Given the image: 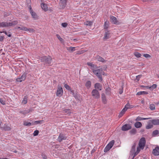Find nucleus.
<instances>
[{"instance_id": "1", "label": "nucleus", "mask_w": 159, "mask_h": 159, "mask_svg": "<svg viewBox=\"0 0 159 159\" xmlns=\"http://www.w3.org/2000/svg\"><path fill=\"white\" fill-rule=\"evenodd\" d=\"M18 21L15 20L11 22H2L0 23V28L11 26L17 24Z\"/></svg>"}, {"instance_id": "2", "label": "nucleus", "mask_w": 159, "mask_h": 159, "mask_svg": "<svg viewBox=\"0 0 159 159\" xmlns=\"http://www.w3.org/2000/svg\"><path fill=\"white\" fill-rule=\"evenodd\" d=\"M102 68L99 69L97 70H93V73L98 77L99 79L101 80H102Z\"/></svg>"}, {"instance_id": "3", "label": "nucleus", "mask_w": 159, "mask_h": 159, "mask_svg": "<svg viewBox=\"0 0 159 159\" xmlns=\"http://www.w3.org/2000/svg\"><path fill=\"white\" fill-rule=\"evenodd\" d=\"M40 60L42 62L50 64L51 63L52 58L50 56H43L41 58Z\"/></svg>"}, {"instance_id": "4", "label": "nucleus", "mask_w": 159, "mask_h": 159, "mask_svg": "<svg viewBox=\"0 0 159 159\" xmlns=\"http://www.w3.org/2000/svg\"><path fill=\"white\" fill-rule=\"evenodd\" d=\"M114 143L115 141L114 140H112L104 148V152H106L109 151L113 146Z\"/></svg>"}, {"instance_id": "5", "label": "nucleus", "mask_w": 159, "mask_h": 159, "mask_svg": "<svg viewBox=\"0 0 159 159\" xmlns=\"http://www.w3.org/2000/svg\"><path fill=\"white\" fill-rule=\"evenodd\" d=\"M146 141L144 138H142L140 140L139 143V146L141 149H143L145 144Z\"/></svg>"}, {"instance_id": "6", "label": "nucleus", "mask_w": 159, "mask_h": 159, "mask_svg": "<svg viewBox=\"0 0 159 159\" xmlns=\"http://www.w3.org/2000/svg\"><path fill=\"white\" fill-rule=\"evenodd\" d=\"M91 94L92 96L95 98L98 99L100 98L99 93L96 89H93L92 91Z\"/></svg>"}, {"instance_id": "7", "label": "nucleus", "mask_w": 159, "mask_h": 159, "mask_svg": "<svg viewBox=\"0 0 159 159\" xmlns=\"http://www.w3.org/2000/svg\"><path fill=\"white\" fill-rule=\"evenodd\" d=\"M29 10L32 17L35 20L37 19L38 18V16L36 13L32 9L31 5L29 6Z\"/></svg>"}, {"instance_id": "8", "label": "nucleus", "mask_w": 159, "mask_h": 159, "mask_svg": "<svg viewBox=\"0 0 159 159\" xmlns=\"http://www.w3.org/2000/svg\"><path fill=\"white\" fill-rule=\"evenodd\" d=\"M63 91L62 88L61 86H58L57 87L56 95L57 97H61L63 95Z\"/></svg>"}, {"instance_id": "9", "label": "nucleus", "mask_w": 159, "mask_h": 159, "mask_svg": "<svg viewBox=\"0 0 159 159\" xmlns=\"http://www.w3.org/2000/svg\"><path fill=\"white\" fill-rule=\"evenodd\" d=\"M27 74L24 73L20 77H18L16 79V81L18 82H21L24 81L26 79Z\"/></svg>"}, {"instance_id": "10", "label": "nucleus", "mask_w": 159, "mask_h": 159, "mask_svg": "<svg viewBox=\"0 0 159 159\" xmlns=\"http://www.w3.org/2000/svg\"><path fill=\"white\" fill-rule=\"evenodd\" d=\"M152 153L155 156L159 155V146L157 145L155 148L153 149Z\"/></svg>"}, {"instance_id": "11", "label": "nucleus", "mask_w": 159, "mask_h": 159, "mask_svg": "<svg viewBox=\"0 0 159 159\" xmlns=\"http://www.w3.org/2000/svg\"><path fill=\"white\" fill-rule=\"evenodd\" d=\"M131 127L129 124H125L123 125L122 128L121 129L123 131H127L131 129Z\"/></svg>"}, {"instance_id": "12", "label": "nucleus", "mask_w": 159, "mask_h": 159, "mask_svg": "<svg viewBox=\"0 0 159 159\" xmlns=\"http://www.w3.org/2000/svg\"><path fill=\"white\" fill-rule=\"evenodd\" d=\"M66 0H60V7L61 9H63L66 5Z\"/></svg>"}, {"instance_id": "13", "label": "nucleus", "mask_w": 159, "mask_h": 159, "mask_svg": "<svg viewBox=\"0 0 159 159\" xmlns=\"http://www.w3.org/2000/svg\"><path fill=\"white\" fill-rule=\"evenodd\" d=\"M66 137L63 134H60L57 139L58 141L60 142L63 140H65L66 139Z\"/></svg>"}, {"instance_id": "14", "label": "nucleus", "mask_w": 159, "mask_h": 159, "mask_svg": "<svg viewBox=\"0 0 159 159\" xmlns=\"http://www.w3.org/2000/svg\"><path fill=\"white\" fill-rule=\"evenodd\" d=\"M87 65L91 67V68L93 70L95 68H98V67H97V65L93 64L92 62H88L87 63Z\"/></svg>"}, {"instance_id": "15", "label": "nucleus", "mask_w": 159, "mask_h": 159, "mask_svg": "<svg viewBox=\"0 0 159 159\" xmlns=\"http://www.w3.org/2000/svg\"><path fill=\"white\" fill-rule=\"evenodd\" d=\"M111 21L115 24H118V21L116 17L114 16H110Z\"/></svg>"}, {"instance_id": "16", "label": "nucleus", "mask_w": 159, "mask_h": 159, "mask_svg": "<svg viewBox=\"0 0 159 159\" xmlns=\"http://www.w3.org/2000/svg\"><path fill=\"white\" fill-rule=\"evenodd\" d=\"M102 101V102L104 104L107 102V100L105 94L102 93L101 95Z\"/></svg>"}, {"instance_id": "17", "label": "nucleus", "mask_w": 159, "mask_h": 159, "mask_svg": "<svg viewBox=\"0 0 159 159\" xmlns=\"http://www.w3.org/2000/svg\"><path fill=\"white\" fill-rule=\"evenodd\" d=\"M41 6L42 9L44 11H48V8L47 5L44 3H42L41 4Z\"/></svg>"}, {"instance_id": "18", "label": "nucleus", "mask_w": 159, "mask_h": 159, "mask_svg": "<svg viewBox=\"0 0 159 159\" xmlns=\"http://www.w3.org/2000/svg\"><path fill=\"white\" fill-rule=\"evenodd\" d=\"M153 124L151 122V120L148 123V125L146 126V128L149 129L152 128L153 127Z\"/></svg>"}, {"instance_id": "19", "label": "nucleus", "mask_w": 159, "mask_h": 159, "mask_svg": "<svg viewBox=\"0 0 159 159\" xmlns=\"http://www.w3.org/2000/svg\"><path fill=\"white\" fill-rule=\"evenodd\" d=\"M1 129L5 131H8L11 129L10 127L7 124H5L4 126L3 127H2Z\"/></svg>"}, {"instance_id": "20", "label": "nucleus", "mask_w": 159, "mask_h": 159, "mask_svg": "<svg viewBox=\"0 0 159 159\" xmlns=\"http://www.w3.org/2000/svg\"><path fill=\"white\" fill-rule=\"evenodd\" d=\"M151 121L154 125H159V119H155L151 120Z\"/></svg>"}, {"instance_id": "21", "label": "nucleus", "mask_w": 159, "mask_h": 159, "mask_svg": "<svg viewBox=\"0 0 159 159\" xmlns=\"http://www.w3.org/2000/svg\"><path fill=\"white\" fill-rule=\"evenodd\" d=\"M94 87L95 89H97L99 90H102V86L99 83H97L95 84L94 85Z\"/></svg>"}, {"instance_id": "22", "label": "nucleus", "mask_w": 159, "mask_h": 159, "mask_svg": "<svg viewBox=\"0 0 159 159\" xmlns=\"http://www.w3.org/2000/svg\"><path fill=\"white\" fill-rule=\"evenodd\" d=\"M150 118H142L140 116H139L136 118L135 120L136 121H141L144 120H147Z\"/></svg>"}, {"instance_id": "23", "label": "nucleus", "mask_w": 159, "mask_h": 159, "mask_svg": "<svg viewBox=\"0 0 159 159\" xmlns=\"http://www.w3.org/2000/svg\"><path fill=\"white\" fill-rule=\"evenodd\" d=\"M142 126V124L140 122L137 121L134 124V126L137 128H140Z\"/></svg>"}, {"instance_id": "24", "label": "nucleus", "mask_w": 159, "mask_h": 159, "mask_svg": "<svg viewBox=\"0 0 159 159\" xmlns=\"http://www.w3.org/2000/svg\"><path fill=\"white\" fill-rule=\"evenodd\" d=\"M133 106L130 105L129 103H127L125 106L124 108L127 111V109L133 108Z\"/></svg>"}, {"instance_id": "25", "label": "nucleus", "mask_w": 159, "mask_h": 159, "mask_svg": "<svg viewBox=\"0 0 159 159\" xmlns=\"http://www.w3.org/2000/svg\"><path fill=\"white\" fill-rule=\"evenodd\" d=\"M110 33L109 31H107L106 32L104 35V36L103 38L104 39H109L110 37Z\"/></svg>"}, {"instance_id": "26", "label": "nucleus", "mask_w": 159, "mask_h": 159, "mask_svg": "<svg viewBox=\"0 0 159 159\" xmlns=\"http://www.w3.org/2000/svg\"><path fill=\"white\" fill-rule=\"evenodd\" d=\"M96 59L98 61H101L103 63L106 62V61L103 58L99 56H97L96 57Z\"/></svg>"}, {"instance_id": "27", "label": "nucleus", "mask_w": 159, "mask_h": 159, "mask_svg": "<svg viewBox=\"0 0 159 159\" xmlns=\"http://www.w3.org/2000/svg\"><path fill=\"white\" fill-rule=\"evenodd\" d=\"M43 122V120H37L32 122V125L42 124Z\"/></svg>"}, {"instance_id": "28", "label": "nucleus", "mask_w": 159, "mask_h": 159, "mask_svg": "<svg viewBox=\"0 0 159 159\" xmlns=\"http://www.w3.org/2000/svg\"><path fill=\"white\" fill-rule=\"evenodd\" d=\"M91 85V83L90 81H87L85 84V86L88 89L90 88Z\"/></svg>"}, {"instance_id": "29", "label": "nucleus", "mask_w": 159, "mask_h": 159, "mask_svg": "<svg viewBox=\"0 0 159 159\" xmlns=\"http://www.w3.org/2000/svg\"><path fill=\"white\" fill-rule=\"evenodd\" d=\"M148 94V92L147 91H140L138 92L137 93V95H145L147 94Z\"/></svg>"}, {"instance_id": "30", "label": "nucleus", "mask_w": 159, "mask_h": 159, "mask_svg": "<svg viewBox=\"0 0 159 159\" xmlns=\"http://www.w3.org/2000/svg\"><path fill=\"white\" fill-rule=\"evenodd\" d=\"M28 100V97L27 96H25L22 101V103L23 104L27 103Z\"/></svg>"}, {"instance_id": "31", "label": "nucleus", "mask_w": 159, "mask_h": 159, "mask_svg": "<svg viewBox=\"0 0 159 159\" xmlns=\"http://www.w3.org/2000/svg\"><path fill=\"white\" fill-rule=\"evenodd\" d=\"M109 22L108 21L106 20L105 21L104 25V29H107L109 27Z\"/></svg>"}, {"instance_id": "32", "label": "nucleus", "mask_w": 159, "mask_h": 159, "mask_svg": "<svg viewBox=\"0 0 159 159\" xmlns=\"http://www.w3.org/2000/svg\"><path fill=\"white\" fill-rule=\"evenodd\" d=\"M93 22L91 21H86L84 22V24L86 25L91 26L92 25Z\"/></svg>"}, {"instance_id": "33", "label": "nucleus", "mask_w": 159, "mask_h": 159, "mask_svg": "<svg viewBox=\"0 0 159 159\" xmlns=\"http://www.w3.org/2000/svg\"><path fill=\"white\" fill-rule=\"evenodd\" d=\"M23 125L26 126H29L32 125V123H31L28 121H25L24 122Z\"/></svg>"}, {"instance_id": "34", "label": "nucleus", "mask_w": 159, "mask_h": 159, "mask_svg": "<svg viewBox=\"0 0 159 159\" xmlns=\"http://www.w3.org/2000/svg\"><path fill=\"white\" fill-rule=\"evenodd\" d=\"M126 111V110L124 108L121 111L119 115V117H120L122 116Z\"/></svg>"}, {"instance_id": "35", "label": "nucleus", "mask_w": 159, "mask_h": 159, "mask_svg": "<svg viewBox=\"0 0 159 159\" xmlns=\"http://www.w3.org/2000/svg\"><path fill=\"white\" fill-rule=\"evenodd\" d=\"M16 29H20V30L26 31L27 30V28L26 27L22 26L21 27H17Z\"/></svg>"}, {"instance_id": "36", "label": "nucleus", "mask_w": 159, "mask_h": 159, "mask_svg": "<svg viewBox=\"0 0 159 159\" xmlns=\"http://www.w3.org/2000/svg\"><path fill=\"white\" fill-rule=\"evenodd\" d=\"M63 113H65L66 114H70L71 113V111L70 109H66L63 111Z\"/></svg>"}, {"instance_id": "37", "label": "nucleus", "mask_w": 159, "mask_h": 159, "mask_svg": "<svg viewBox=\"0 0 159 159\" xmlns=\"http://www.w3.org/2000/svg\"><path fill=\"white\" fill-rule=\"evenodd\" d=\"M130 133L132 134H135L136 133V130L135 128L132 129L130 131Z\"/></svg>"}, {"instance_id": "38", "label": "nucleus", "mask_w": 159, "mask_h": 159, "mask_svg": "<svg viewBox=\"0 0 159 159\" xmlns=\"http://www.w3.org/2000/svg\"><path fill=\"white\" fill-rule=\"evenodd\" d=\"M134 55L137 58L140 57H141L142 56L141 54L140 53L137 52H135L134 53Z\"/></svg>"}, {"instance_id": "39", "label": "nucleus", "mask_w": 159, "mask_h": 159, "mask_svg": "<svg viewBox=\"0 0 159 159\" xmlns=\"http://www.w3.org/2000/svg\"><path fill=\"white\" fill-rule=\"evenodd\" d=\"M75 47H70L67 48V50L69 51H71V52H72L75 50Z\"/></svg>"}, {"instance_id": "40", "label": "nucleus", "mask_w": 159, "mask_h": 159, "mask_svg": "<svg viewBox=\"0 0 159 159\" xmlns=\"http://www.w3.org/2000/svg\"><path fill=\"white\" fill-rule=\"evenodd\" d=\"M30 111L29 110H25L24 111H20V113H22L24 115L26 114L29 113L30 112Z\"/></svg>"}, {"instance_id": "41", "label": "nucleus", "mask_w": 159, "mask_h": 159, "mask_svg": "<svg viewBox=\"0 0 159 159\" xmlns=\"http://www.w3.org/2000/svg\"><path fill=\"white\" fill-rule=\"evenodd\" d=\"M149 108L151 110H154L155 109V106L153 104H150L149 105Z\"/></svg>"}, {"instance_id": "42", "label": "nucleus", "mask_w": 159, "mask_h": 159, "mask_svg": "<svg viewBox=\"0 0 159 159\" xmlns=\"http://www.w3.org/2000/svg\"><path fill=\"white\" fill-rule=\"evenodd\" d=\"M157 87V85L156 84H153L152 86H150L149 87V89L151 90H152L156 88Z\"/></svg>"}, {"instance_id": "43", "label": "nucleus", "mask_w": 159, "mask_h": 159, "mask_svg": "<svg viewBox=\"0 0 159 159\" xmlns=\"http://www.w3.org/2000/svg\"><path fill=\"white\" fill-rule=\"evenodd\" d=\"M64 86L65 87V88L67 89L68 90H70V86L66 84H64Z\"/></svg>"}, {"instance_id": "44", "label": "nucleus", "mask_w": 159, "mask_h": 159, "mask_svg": "<svg viewBox=\"0 0 159 159\" xmlns=\"http://www.w3.org/2000/svg\"><path fill=\"white\" fill-rule=\"evenodd\" d=\"M159 134V131L157 130H156L154 131L152 133L153 135H156Z\"/></svg>"}, {"instance_id": "45", "label": "nucleus", "mask_w": 159, "mask_h": 159, "mask_svg": "<svg viewBox=\"0 0 159 159\" xmlns=\"http://www.w3.org/2000/svg\"><path fill=\"white\" fill-rule=\"evenodd\" d=\"M57 37L58 39L61 42H62L63 41V39L60 37V36L58 34H57Z\"/></svg>"}, {"instance_id": "46", "label": "nucleus", "mask_w": 159, "mask_h": 159, "mask_svg": "<svg viewBox=\"0 0 159 159\" xmlns=\"http://www.w3.org/2000/svg\"><path fill=\"white\" fill-rule=\"evenodd\" d=\"M39 133V131L38 130H36L34 131V133H33V135L34 136H36Z\"/></svg>"}, {"instance_id": "47", "label": "nucleus", "mask_w": 159, "mask_h": 159, "mask_svg": "<svg viewBox=\"0 0 159 159\" xmlns=\"http://www.w3.org/2000/svg\"><path fill=\"white\" fill-rule=\"evenodd\" d=\"M3 33H4L5 34L7 35L9 37H10L11 36V35L10 32H7L6 31H3Z\"/></svg>"}, {"instance_id": "48", "label": "nucleus", "mask_w": 159, "mask_h": 159, "mask_svg": "<svg viewBox=\"0 0 159 159\" xmlns=\"http://www.w3.org/2000/svg\"><path fill=\"white\" fill-rule=\"evenodd\" d=\"M26 31H29L30 32L33 33L34 32V30L33 29L31 28H27V30Z\"/></svg>"}, {"instance_id": "49", "label": "nucleus", "mask_w": 159, "mask_h": 159, "mask_svg": "<svg viewBox=\"0 0 159 159\" xmlns=\"http://www.w3.org/2000/svg\"><path fill=\"white\" fill-rule=\"evenodd\" d=\"M0 102L3 105H5V101L2 98H0Z\"/></svg>"}, {"instance_id": "50", "label": "nucleus", "mask_w": 159, "mask_h": 159, "mask_svg": "<svg viewBox=\"0 0 159 159\" xmlns=\"http://www.w3.org/2000/svg\"><path fill=\"white\" fill-rule=\"evenodd\" d=\"M143 56L146 58H150L151 57V56L148 54H143Z\"/></svg>"}, {"instance_id": "51", "label": "nucleus", "mask_w": 159, "mask_h": 159, "mask_svg": "<svg viewBox=\"0 0 159 159\" xmlns=\"http://www.w3.org/2000/svg\"><path fill=\"white\" fill-rule=\"evenodd\" d=\"M142 76V75H139L138 76H136V80H137V81H139V80L141 78Z\"/></svg>"}, {"instance_id": "52", "label": "nucleus", "mask_w": 159, "mask_h": 159, "mask_svg": "<svg viewBox=\"0 0 159 159\" xmlns=\"http://www.w3.org/2000/svg\"><path fill=\"white\" fill-rule=\"evenodd\" d=\"M67 25V24L66 23H63L61 24V25L64 27H66Z\"/></svg>"}, {"instance_id": "53", "label": "nucleus", "mask_w": 159, "mask_h": 159, "mask_svg": "<svg viewBox=\"0 0 159 159\" xmlns=\"http://www.w3.org/2000/svg\"><path fill=\"white\" fill-rule=\"evenodd\" d=\"M26 2L27 4L28 5L29 7L30 5V2H31V1L30 0H26Z\"/></svg>"}, {"instance_id": "54", "label": "nucleus", "mask_w": 159, "mask_h": 159, "mask_svg": "<svg viewBox=\"0 0 159 159\" xmlns=\"http://www.w3.org/2000/svg\"><path fill=\"white\" fill-rule=\"evenodd\" d=\"M139 153V152L137 151H136V152L134 153L133 157H135Z\"/></svg>"}, {"instance_id": "55", "label": "nucleus", "mask_w": 159, "mask_h": 159, "mask_svg": "<svg viewBox=\"0 0 159 159\" xmlns=\"http://www.w3.org/2000/svg\"><path fill=\"white\" fill-rule=\"evenodd\" d=\"M139 153V152L137 151H136V152L134 153L133 157H135Z\"/></svg>"}, {"instance_id": "56", "label": "nucleus", "mask_w": 159, "mask_h": 159, "mask_svg": "<svg viewBox=\"0 0 159 159\" xmlns=\"http://www.w3.org/2000/svg\"><path fill=\"white\" fill-rule=\"evenodd\" d=\"M139 153V152L137 151H136V152L134 153L133 157H135Z\"/></svg>"}, {"instance_id": "57", "label": "nucleus", "mask_w": 159, "mask_h": 159, "mask_svg": "<svg viewBox=\"0 0 159 159\" xmlns=\"http://www.w3.org/2000/svg\"><path fill=\"white\" fill-rule=\"evenodd\" d=\"M83 51H78L77 53V54H81L83 52Z\"/></svg>"}, {"instance_id": "58", "label": "nucleus", "mask_w": 159, "mask_h": 159, "mask_svg": "<svg viewBox=\"0 0 159 159\" xmlns=\"http://www.w3.org/2000/svg\"><path fill=\"white\" fill-rule=\"evenodd\" d=\"M140 149H141L139 148V146L137 148L136 151H137L139 152L140 151Z\"/></svg>"}, {"instance_id": "59", "label": "nucleus", "mask_w": 159, "mask_h": 159, "mask_svg": "<svg viewBox=\"0 0 159 159\" xmlns=\"http://www.w3.org/2000/svg\"><path fill=\"white\" fill-rule=\"evenodd\" d=\"M3 39V37L2 36H0V41H2Z\"/></svg>"}, {"instance_id": "60", "label": "nucleus", "mask_w": 159, "mask_h": 159, "mask_svg": "<svg viewBox=\"0 0 159 159\" xmlns=\"http://www.w3.org/2000/svg\"><path fill=\"white\" fill-rule=\"evenodd\" d=\"M43 159H47V157L45 156L44 155L43 156Z\"/></svg>"}, {"instance_id": "61", "label": "nucleus", "mask_w": 159, "mask_h": 159, "mask_svg": "<svg viewBox=\"0 0 159 159\" xmlns=\"http://www.w3.org/2000/svg\"><path fill=\"white\" fill-rule=\"evenodd\" d=\"M95 149H93L91 151V153H93L94 152H95Z\"/></svg>"}, {"instance_id": "62", "label": "nucleus", "mask_w": 159, "mask_h": 159, "mask_svg": "<svg viewBox=\"0 0 159 159\" xmlns=\"http://www.w3.org/2000/svg\"><path fill=\"white\" fill-rule=\"evenodd\" d=\"M123 93V91L121 90L119 91V93L120 94H122Z\"/></svg>"}, {"instance_id": "63", "label": "nucleus", "mask_w": 159, "mask_h": 159, "mask_svg": "<svg viewBox=\"0 0 159 159\" xmlns=\"http://www.w3.org/2000/svg\"><path fill=\"white\" fill-rule=\"evenodd\" d=\"M150 87V86H147L146 87V88L149 89Z\"/></svg>"}, {"instance_id": "64", "label": "nucleus", "mask_w": 159, "mask_h": 159, "mask_svg": "<svg viewBox=\"0 0 159 159\" xmlns=\"http://www.w3.org/2000/svg\"><path fill=\"white\" fill-rule=\"evenodd\" d=\"M0 159H7V158H3V159L0 158Z\"/></svg>"}]
</instances>
